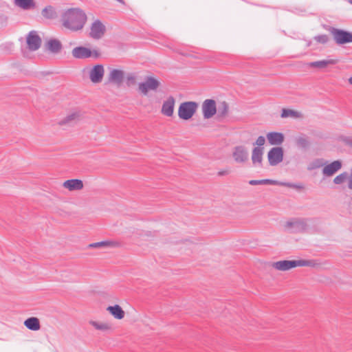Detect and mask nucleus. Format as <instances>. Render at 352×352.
I'll list each match as a JSON object with an SVG mask.
<instances>
[{
	"instance_id": "obj_1",
	"label": "nucleus",
	"mask_w": 352,
	"mask_h": 352,
	"mask_svg": "<svg viewBox=\"0 0 352 352\" xmlns=\"http://www.w3.org/2000/svg\"><path fill=\"white\" fill-rule=\"evenodd\" d=\"M87 17L85 12L78 8H69L65 10L60 18L62 25L72 31L81 30L85 26Z\"/></svg>"
},
{
	"instance_id": "obj_2",
	"label": "nucleus",
	"mask_w": 352,
	"mask_h": 352,
	"mask_svg": "<svg viewBox=\"0 0 352 352\" xmlns=\"http://www.w3.org/2000/svg\"><path fill=\"white\" fill-rule=\"evenodd\" d=\"M272 267L279 271H288L297 267H310L317 268L320 263L316 260H293V261H279L272 263Z\"/></svg>"
},
{
	"instance_id": "obj_3",
	"label": "nucleus",
	"mask_w": 352,
	"mask_h": 352,
	"mask_svg": "<svg viewBox=\"0 0 352 352\" xmlns=\"http://www.w3.org/2000/svg\"><path fill=\"white\" fill-rule=\"evenodd\" d=\"M161 85L160 81L152 76L145 77L143 82L138 84V91L144 96H147L150 91H157V89Z\"/></svg>"
},
{
	"instance_id": "obj_4",
	"label": "nucleus",
	"mask_w": 352,
	"mask_h": 352,
	"mask_svg": "<svg viewBox=\"0 0 352 352\" xmlns=\"http://www.w3.org/2000/svg\"><path fill=\"white\" fill-rule=\"evenodd\" d=\"M198 108V104L195 102L190 101L182 102L178 109L179 117L185 120L190 119Z\"/></svg>"
},
{
	"instance_id": "obj_5",
	"label": "nucleus",
	"mask_w": 352,
	"mask_h": 352,
	"mask_svg": "<svg viewBox=\"0 0 352 352\" xmlns=\"http://www.w3.org/2000/svg\"><path fill=\"white\" fill-rule=\"evenodd\" d=\"M283 227L290 232H299L305 230L307 224L304 219L292 218L284 222Z\"/></svg>"
},
{
	"instance_id": "obj_6",
	"label": "nucleus",
	"mask_w": 352,
	"mask_h": 352,
	"mask_svg": "<svg viewBox=\"0 0 352 352\" xmlns=\"http://www.w3.org/2000/svg\"><path fill=\"white\" fill-rule=\"evenodd\" d=\"M250 185H278L286 186L291 188L301 190L303 188V185L300 183L294 184L291 182H283L273 179H261V180H250L249 182Z\"/></svg>"
},
{
	"instance_id": "obj_7",
	"label": "nucleus",
	"mask_w": 352,
	"mask_h": 352,
	"mask_svg": "<svg viewBox=\"0 0 352 352\" xmlns=\"http://www.w3.org/2000/svg\"><path fill=\"white\" fill-rule=\"evenodd\" d=\"M329 31L338 45L352 43V32L335 28H331Z\"/></svg>"
},
{
	"instance_id": "obj_8",
	"label": "nucleus",
	"mask_w": 352,
	"mask_h": 352,
	"mask_svg": "<svg viewBox=\"0 0 352 352\" xmlns=\"http://www.w3.org/2000/svg\"><path fill=\"white\" fill-rule=\"evenodd\" d=\"M72 56L76 58H87L89 57L98 58L100 56V52L98 50H91L85 47H76L72 50Z\"/></svg>"
},
{
	"instance_id": "obj_9",
	"label": "nucleus",
	"mask_w": 352,
	"mask_h": 352,
	"mask_svg": "<svg viewBox=\"0 0 352 352\" xmlns=\"http://www.w3.org/2000/svg\"><path fill=\"white\" fill-rule=\"evenodd\" d=\"M125 78V72L123 69L119 68H111L107 76L108 82L120 87Z\"/></svg>"
},
{
	"instance_id": "obj_10",
	"label": "nucleus",
	"mask_w": 352,
	"mask_h": 352,
	"mask_svg": "<svg viewBox=\"0 0 352 352\" xmlns=\"http://www.w3.org/2000/svg\"><path fill=\"white\" fill-rule=\"evenodd\" d=\"M232 157L237 164H245L249 159L248 148L243 145L234 146L232 148Z\"/></svg>"
},
{
	"instance_id": "obj_11",
	"label": "nucleus",
	"mask_w": 352,
	"mask_h": 352,
	"mask_svg": "<svg viewBox=\"0 0 352 352\" xmlns=\"http://www.w3.org/2000/svg\"><path fill=\"white\" fill-rule=\"evenodd\" d=\"M267 160L270 166H274L283 160V149L280 146L272 148L267 153Z\"/></svg>"
},
{
	"instance_id": "obj_12",
	"label": "nucleus",
	"mask_w": 352,
	"mask_h": 352,
	"mask_svg": "<svg viewBox=\"0 0 352 352\" xmlns=\"http://www.w3.org/2000/svg\"><path fill=\"white\" fill-rule=\"evenodd\" d=\"M104 75V67L102 65L98 64L91 67L89 71V77L94 84H98L102 81Z\"/></svg>"
},
{
	"instance_id": "obj_13",
	"label": "nucleus",
	"mask_w": 352,
	"mask_h": 352,
	"mask_svg": "<svg viewBox=\"0 0 352 352\" xmlns=\"http://www.w3.org/2000/svg\"><path fill=\"white\" fill-rule=\"evenodd\" d=\"M26 43L30 51H36L41 45V38L36 31L32 30L26 36Z\"/></svg>"
},
{
	"instance_id": "obj_14",
	"label": "nucleus",
	"mask_w": 352,
	"mask_h": 352,
	"mask_svg": "<svg viewBox=\"0 0 352 352\" xmlns=\"http://www.w3.org/2000/svg\"><path fill=\"white\" fill-rule=\"evenodd\" d=\"M202 112L204 118L209 119L217 113V105L214 100L207 99L202 104Z\"/></svg>"
},
{
	"instance_id": "obj_15",
	"label": "nucleus",
	"mask_w": 352,
	"mask_h": 352,
	"mask_svg": "<svg viewBox=\"0 0 352 352\" xmlns=\"http://www.w3.org/2000/svg\"><path fill=\"white\" fill-rule=\"evenodd\" d=\"M106 31L105 26L99 21H95L91 25L89 35L94 39H99L103 36Z\"/></svg>"
},
{
	"instance_id": "obj_16",
	"label": "nucleus",
	"mask_w": 352,
	"mask_h": 352,
	"mask_svg": "<svg viewBox=\"0 0 352 352\" xmlns=\"http://www.w3.org/2000/svg\"><path fill=\"white\" fill-rule=\"evenodd\" d=\"M342 162L336 160L330 164H326L322 168V174L325 177H331L342 168Z\"/></svg>"
},
{
	"instance_id": "obj_17",
	"label": "nucleus",
	"mask_w": 352,
	"mask_h": 352,
	"mask_svg": "<svg viewBox=\"0 0 352 352\" xmlns=\"http://www.w3.org/2000/svg\"><path fill=\"white\" fill-rule=\"evenodd\" d=\"M296 146L302 150H307L311 146L310 138L304 133H300L294 138Z\"/></svg>"
},
{
	"instance_id": "obj_18",
	"label": "nucleus",
	"mask_w": 352,
	"mask_h": 352,
	"mask_svg": "<svg viewBox=\"0 0 352 352\" xmlns=\"http://www.w3.org/2000/svg\"><path fill=\"white\" fill-rule=\"evenodd\" d=\"M80 118V113L78 111H75L67 115L65 118L58 121L60 126H69L76 123Z\"/></svg>"
},
{
	"instance_id": "obj_19",
	"label": "nucleus",
	"mask_w": 352,
	"mask_h": 352,
	"mask_svg": "<svg viewBox=\"0 0 352 352\" xmlns=\"http://www.w3.org/2000/svg\"><path fill=\"white\" fill-rule=\"evenodd\" d=\"M63 187L69 191H77L82 190L84 187V184L80 179H72L65 181L63 183Z\"/></svg>"
},
{
	"instance_id": "obj_20",
	"label": "nucleus",
	"mask_w": 352,
	"mask_h": 352,
	"mask_svg": "<svg viewBox=\"0 0 352 352\" xmlns=\"http://www.w3.org/2000/svg\"><path fill=\"white\" fill-rule=\"evenodd\" d=\"M45 50L52 54H57L62 50V44L60 41L56 38L47 40L45 44Z\"/></svg>"
},
{
	"instance_id": "obj_21",
	"label": "nucleus",
	"mask_w": 352,
	"mask_h": 352,
	"mask_svg": "<svg viewBox=\"0 0 352 352\" xmlns=\"http://www.w3.org/2000/svg\"><path fill=\"white\" fill-rule=\"evenodd\" d=\"M267 140L270 144L279 146L283 144L285 140L283 133L280 132H270L266 135Z\"/></svg>"
},
{
	"instance_id": "obj_22",
	"label": "nucleus",
	"mask_w": 352,
	"mask_h": 352,
	"mask_svg": "<svg viewBox=\"0 0 352 352\" xmlns=\"http://www.w3.org/2000/svg\"><path fill=\"white\" fill-rule=\"evenodd\" d=\"M89 324L94 328V329L101 332H108L112 330V326L108 322L90 320Z\"/></svg>"
},
{
	"instance_id": "obj_23",
	"label": "nucleus",
	"mask_w": 352,
	"mask_h": 352,
	"mask_svg": "<svg viewBox=\"0 0 352 352\" xmlns=\"http://www.w3.org/2000/svg\"><path fill=\"white\" fill-rule=\"evenodd\" d=\"M175 100L173 97L168 98L163 103L162 113L166 116H172L174 112Z\"/></svg>"
},
{
	"instance_id": "obj_24",
	"label": "nucleus",
	"mask_w": 352,
	"mask_h": 352,
	"mask_svg": "<svg viewBox=\"0 0 352 352\" xmlns=\"http://www.w3.org/2000/svg\"><path fill=\"white\" fill-rule=\"evenodd\" d=\"M264 148L254 147L252 151L251 159L254 166H261Z\"/></svg>"
},
{
	"instance_id": "obj_25",
	"label": "nucleus",
	"mask_w": 352,
	"mask_h": 352,
	"mask_svg": "<svg viewBox=\"0 0 352 352\" xmlns=\"http://www.w3.org/2000/svg\"><path fill=\"white\" fill-rule=\"evenodd\" d=\"M338 62L336 59H326L320 60L318 61L310 62L307 63V66L309 67H314L318 69H324L330 65H335Z\"/></svg>"
},
{
	"instance_id": "obj_26",
	"label": "nucleus",
	"mask_w": 352,
	"mask_h": 352,
	"mask_svg": "<svg viewBox=\"0 0 352 352\" xmlns=\"http://www.w3.org/2000/svg\"><path fill=\"white\" fill-rule=\"evenodd\" d=\"M107 311L117 320H122L124 318L125 313L122 307L118 305L109 306L107 307Z\"/></svg>"
},
{
	"instance_id": "obj_27",
	"label": "nucleus",
	"mask_w": 352,
	"mask_h": 352,
	"mask_svg": "<svg viewBox=\"0 0 352 352\" xmlns=\"http://www.w3.org/2000/svg\"><path fill=\"white\" fill-rule=\"evenodd\" d=\"M24 325L30 330L38 331L41 329L39 320L36 317H31L26 319Z\"/></svg>"
},
{
	"instance_id": "obj_28",
	"label": "nucleus",
	"mask_w": 352,
	"mask_h": 352,
	"mask_svg": "<svg viewBox=\"0 0 352 352\" xmlns=\"http://www.w3.org/2000/svg\"><path fill=\"white\" fill-rule=\"evenodd\" d=\"M41 14L43 17L47 19H56L58 15L55 8L52 6H47L43 8Z\"/></svg>"
},
{
	"instance_id": "obj_29",
	"label": "nucleus",
	"mask_w": 352,
	"mask_h": 352,
	"mask_svg": "<svg viewBox=\"0 0 352 352\" xmlns=\"http://www.w3.org/2000/svg\"><path fill=\"white\" fill-rule=\"evenodd\" d=\"M118 243L115 241H104L100 242H96L90 243L88 247L89 248H110V247H116Z\"/></svg>"
},
{
	"instance_id": "obj_30",
	"label": "nucleus",
	"mask_w": 352,
	"mask_h": 352,
	"mask_svg": "<svg viewBox=\"0 0 352 352\" xmlns=\"http://www.w3.org/2000/svg\"><path fill=\"white\" fill-rule=\"evenodd\" d=\"M14 4L25 10H30L34 6V0H14Z\"/></svg>"
},
{
	"instance_id": "obj_31",
	"label": "nucleus",
	"mask_w": 352,
	"mask_h": 352,
	"mask_svg": "<svg viewBox=\"0 0 352 352\" xmlns=\"http://www.w3.org/2000/svg\"><path fill=\"white\" fill-rule=\"evenodd\" d=\"M325 164V161L322 159H316L311 162L308 166L307 169L309 170H312L318 168L323 166Z\"/></svg>"
},
{
	"instance_id": "obj_32",
	"label": "nucleus",
	"mask_w": 352,
	"mask_h": 352,
	"mask_svg": "<svg viewBox=\"0 0 352 352\" xmlns=\"http://www.w3.org/2000/svg\"><path fill=\"white\" fill-rule=\"evenodd\" d=\"M217 112L220 116H226L228 112V105L226 102H220L217 107Z\"/></svg>"
},
{
	"instance_id": "obj_33",
	"label": "nucleus",
	"mask_w": 352,
	"mask_h": 352,
	"mask_svg": "<svg viewBox=\"0 0 352 352\" xmlns=\"http://www.w3.org/2000/svg\"><path fill=\"white\" fill-rule=\"evenodd\" d=\"M299 116V113L298 111L292 110V109H283L282 110L281 113V117L283 118H298Z\"/></svg>"
},
{
	"instance_id": "obj_34",
	"label": "nucleus",
	"mask_w": 352,
	"mask_h": 352,
	"mask_svg": "<svg viewBox=\"0 0 352 352\" xmlns=\"http://www.w3.org/2000/svg\"><path fill=\"white\" fill-rule=\"evenodd\" d=\"M347 177H348V173L346 172L342 173L340 175H337L333 179V183L335 184H338V185L341 184L347 179Z\"/></svg>"
},
{
	"instance_id": "obj_35",
	"label": "nucleus",
	"mask_w": 352,
	"mask_h": 352,
	"mask_svg": "<svg viewBox=\"0 0 352 352\" xmlns=\"http://www.w3.org/2000/svg\"><path fill=\"white\" fill-rule=\"evenodd\" d=\"M314 38L316 41L321 44H326L329 41V36L326 34L318 35L316 36Z\"/></svg>"
},
{
	"instance_id": "obj_36",
	"label": "nucleus",
	"mask_w": 352,
	"mask_h": 352,
	"mask_svg": "<svg viewBox=\"0 0 352 352\" xmlns=\"http://www.w3.org/2000/svg\"><path fill=\"white\" fill-rule=\"evenodd\" d=\"M126 82L128 85H133L136 82L137 77L133 73L128 74L126 76Z\"/></svg>"
},
{
	"instance_id": "obj_37",
	"label": "nucleus",
	"mask_w": 352,
	"mask_h": 352,
	"mask_svg": "<svg viewBox=\"0 0 352 352\" xmlns=\"http://www.w3.org/2000/svg\"><path fill=\"white\" fill-rule=\"evenodd\" d=\"M265 137L261 135L256 139V142L253 144V145L254 146V147L263 148V146L265 144Z\"/></svg>"
},
{
	"instance_id": "obj_38",
	"label": "nucleus",
	"mask_w": 352,
	"mask_h": 352,
	"mask_svg": "<svg viewBox=\"0 0 352 352\" xmlns=\"http://www.w3.org/2000/svg\"><path fill=\"white\" fill-rule=\"evenodd\" d=\"M347 181L349 189L352 190V168L350 174L348 175Z\"/></svg>"
},
{
	"instance_id": "obj_39",
	"label": "nucleus",
	"mask_w": 352,
	"mask_h": 352,
	"mask_svg": "<svg viewBox=\"0 0 352 352\" xmlns=\"http://www.w3.org/2000/svg\"><path fill=\"white\" fill-rule=\"evenodd\" d=\"M229 173V171L227 170H222L218 172L217 175L219 176L227 175Z\"/></svg>"
},
{
	"instance_id": "obj_40",
	"label": "nucleus",
	"mask_w": 352,
	"mask_h": 352,
	"mask_svg": "<svg viewBox=\"0 0 352 352\" xmlns=\"http://www.w3.org/2000/svg\"><path fill=\"white\" fill-rule=\"evenodd\" d=\"M349 83L352 85V76L348 79Z\"/></svg>"
},
{
	"instance_id": "obj_41",
	"label": "nucleus",
	"mask_w": 352,
	"mask_h": 352,
	"mask_svg": "<svg viewBox=\"0 0 352 352\" xmlns=\"http://www.w3.org/2000/svg\"><path fill=\"white\" fill-rule=\"evenodd\" d=\"M352 3V1H350Z\"/></svg>"
}]
</instances>
